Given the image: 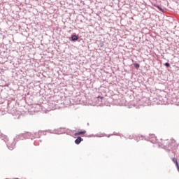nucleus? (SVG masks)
I'll list each match as a JSON object with an SVG mask.
<instances>
[{
    "label": "nucleus",
    "instance_id": "nucleus-1",
    "mask_svg": "<svg viewBox=\"0 0 179 179\" xmlns=\"http://www.w3.org/2000/svg\"><path fill=\"white\" fill-rule=\"evenodd\" d=\"M82 141H83V138H82V137H80V136H78L77 138V139L75 140V143L76 145H79V143H80L82 142Z\"/></svg>",
    "mask_w": 179,
    "mask_h": 179
},
{
    "label": "nucleus",
    "instance_id": "nucleus-8",
    "mask_svg": "<svg viewBox=\"0 0 179 179\" xmlns=\"http://www.w3.org/2000/svg\"><path fill=\"white\" fill-rule=\"evenodd\" d=\"M97 99H101V100H103V99H104V96H99L97 97Z\"/></svg>",
    "mask_w": 179,
    "mask_h": 179
},
{
    "label": "nucleus",
    "instance_id": "nucleus-4",
    "mask_svg": "<svg viewBox=\"0 0 179 179\" xmlns=\"http://www.w3.org/2000/svg\"><path fill=\"white\" fill-rule=\"evenodd\" d=\"M155 8H157V9H159V10H160V12H163L164 13V10H163V8H162L160 6H157V5H155L154 6Z\"/></svg>",
    "mask_w": 179,
    "mask_h": 179
},
{
    "label": "nucleus",
    "instance_id": "nucleus-9",
    "mask_svg": "<svg viewBox=\"0 0 179 179\" xmlns=\"http://www.w3.org/2000/svg\"><path fill=\"white\" fill-rule=\"evenodd\" d=\"M176 167H177V169H178V171H179V166H178H178H176Z\"/></svg>",
    "mask_w": 179,
    "mask_h": 179
},
{
    "label": "nucleus",
    "instance_id": "nucleus-10",
    "mask_svg": "<svg viewBox=\"0 0 179 179\" xmlns=\"http://www.w3.org/2000/svg\"><path fill=\"white\" fill-rule=\"evenodd\" d=\"M15 179H19V178H15Z\"/></svg>",
    "mask_w": 179,
    "mask_h": 179
},
{
    "label": "nucleus",
    "instance_id": "nucleus-6",
    "mask_svg": "<svg viewBox=\"0 0 179 179\" xmlns=\"http://www.w3.org/2000/svg\"><path fill=\"white\" fill-rule=\"evenodd\" d=\"M134 66H135L136 69H139L140 65H139V64H134Z\"/></svg>",
    "mask_w": 179,
    "mask_h": 179
},
{
    "label": "nucleus",
    "instance_id": "nucleus-5",
    "mask_svg": "<svg viewBox=\"0 0 179 179\" xmlns=\"http://www.w3.org/2000/svg\"><path fill=\"white\" fill-rule=\"evenodd\" d=\"M173 162L176 163V166H178V162H177V158H173Z\"/></svg>",
    "mask_w": 179,
    "mask_h": 179
},
{
    "label": "nucleus",
    "instance_id": "nucleus-7",
    "mask_svg": "<svg viewBox=\"0 0 179 179\" xmlns=\"http://www.w3.org/2000/svg\"><path fill=\"white\" fill-rule=\"evenodd\" d=\"M165 66L169 68V66H170V64L169 63H165Z\"/></svg>",
    "mask_w": 179,
    "mask_h": 179
},
{
    "label": "nucleus",
    "instance_id": "nucleus-3",
    "mask_svg": "<svg viewBox=\"0 0 179 179\" xmlns=\"http://www.w3.org/2000/svg\"><path fill=\"white\" fill-rule=\"evenodd\" d=\"M71 40H72V41H78V40H79V37L76 35H73L71 37Z\"/></svg>",
    "mask_w": 179,
    "mask_h": 179
},
{
    "label": "nucleus",
    "instance_id": "nucleus-2",
    "mask_svg": "<svg viewBox=\"0 0 179 179\" xmlns=\"http://www.w3.org/2000/svg\"><path fill=\"white\" fill-rule=\"evenodd\" d=\"M85 134H86V131H78L74 134L75 136H79V135H85Z\"/></svg>",
    "mask_w": 179,
    "mask_h": 179
}]
</instances>
